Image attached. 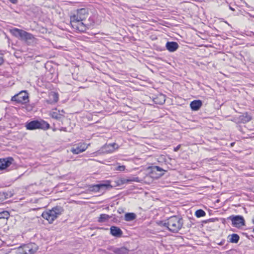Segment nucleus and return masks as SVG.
Instances as JSON below:
<instances>
[{
	"label": "nucleus",
	"mask_w": 254,
	"mask_h": 254,
	"mask_svg": "<svg viewBox=\"0 0 254 254\" xmlns=\"http://www.w3.org/2000/svg\"><path fill=\"white\" fill-rule=\"evenodd\" d=\"M161 226L166 227L173 233H178L183 227L184 221L183 218L179 216L174 215L160 222Z\"/></svg>",
	"instance_id": "1"
},
{
	"label": "nucleus",
	"mask_w": 254,
	"mask_h": 254,
	"mask_svg": "<svg viewBox=\"0 0 254 254\" xmlns=\"http://www.w3.org/2000/svg\"><path fill=\"white\" fill-rule=\"evenodd\" d=\"M88 9L85 8L78 9L74 14L70 17V24L72 27L78 31V27L83 24V21L88 16Z\"/></svg>",
	"instance_id": "2"
},
{
	"label": "nucleus",
	"mask_w": 254,
	"mask_h": 254,
	"mask_svg": "<svg viewBox=\"0 0 254 254\" xmlns=\"http://www.w3.org/2000/svg\"><path fill=\"white\" fill-rule=\"evenodd\" d=\"M64 211L63 207L61 206H56L52 208V209L44 211L42 214V216L49 223L52 224Z\"/></svg>",
	"instance_id": "3"
},
{
	"label": "nucleus",
	"mask_w": 254,
	"mask_h": 254,
	"mask_svg": "<svg viewBox=\"0 0 254 254\" xmlns=\"http://www.w3.org/2000/svg\"><path fill=\"white\" fill-rule=\"evenodd\" d=\"M10 32L13 36L24 41L28 45L35 42V38L32 34L22 29L14 28L10 30Z\"/></svg>",
	"instance_id": "4"
},
{
	"label": "nucleus",
	"mask_w": 254,
	"mask_h": 254,
	"mask_svg": "<svg viewBox=\"0 0 254 254\" xmlns=\"http://www.w3.org/2000/svg\"><path fill=\"white\" fill-rule=\"evenodd\" d=\"M25 127L28 130H34L37 129L47 130L50 128V125L43 120H41L40 121L34 120L27 123Z\"/></svg>",
	"instance_id": "5"
},
{
	"label": "nucleus",
	"mask_w": 254,
	"mask_h": 254,
	"mask_svg": "<svg viewBox=\"0 0 254 254\" xmlns=\"http://www.w3.org/2000/svg\"><path fill=\"white\" fill-rule=\"evenodd\" d=\"M11 100L17 103L26 104L29 102L28 93L26 91H22L12 96Z\"/></svg>",
	"instance_id": "6"
},
{
	"label": "nucleus",
	"mask_w": 254,
	"mask_h": 254,
	"mask_svg": "<svg viewBox=\"0 0 254 254\" xmlns=\"http://www.w3.org/2000/svg\"><path fill=\"white\" fill-rule=\"evenodd\" d=\"M96 15H92L90 16L87 21L84 22L83 24H81L78 27V31L81 32H84L87 29H89L94 26L95 23Z\"/></svg>",
	"instance_id": "7"
},
{
	"label": "nucleus",
	"mask_w": 254,
	"mask_h": 254,
	"mask_svg": "<svg viewBox=\"0 0 254 254\" xmlns=\"http://www.w3.org/2000/svg\"><path fill=\"white\" fill-rule=\"evenodd\" d=\"M227 219L231 220L232 225L236 228H240L245 225V220L242 216L231 215L227 218Z\"/></svg>",
	"instance_id": "8"
},
{
	"label": "nucleus",
	"mask_w": 254,
	"mask_h": 254,
	"mask_svg": "<svg viewBox=\"0 0 254 254\" xmlns=\"http://www.w3.org/2000/svg\"><path fill=\"white\" fill-rule=\"evenodd\" d=\"M37 245L34 243H30L23 248L24 254H34L37 250Z\"/></svg>",
	"instance_id": "9"
},
{
	"label": "nucleus",
	"mask_w": 254,
	"mask_h": 254,
	"mask_svg": "<svg viewBox=\"0 0 254 254\" xmlns=\"http://www.w3.org/2000/svg\"><path fill=\"white\" fill-rule=\"evenodd\" d=\"M13 160V158L11 157L0 159V170L5 169L9 167Z\"/></svg>",
	"instance_id": "10"
},
{
	"label": "nucleus",
	"mask_w": 254,
	"mask_h": 254,
	"mask_svg": "<svg viewBox=\"0 0 254 254\" xmlns=\"http://www.w3.org/2000/svg\"><path fill=\"white\" fill-rule=\"evenodd\" d=\"M252 120V117L248 113H245L243 115L239 116L238 118H235V121L237 123L245 124Z\"/></svg>",
	"instance_id": "11"
},
{
	"label": "nucleus",
	"mask_w": 254,
	"mask_h": 254,
	"mask_svg": "<svg viewBox=\"0 0 254 254\" xmlns=\"http://www.w3.org/2000/svg\"><path fill=\"white\" fill-rule=\"evenodd\" d=\"M64 110H57L56 109L51 111V116L56 120H61L64 118Z\"/></svg>",
	"instance_id": "12"
},
{
	"label": "nucleus",
	"mask_w": 254,
	"mask_h": 254,
	"mask_svg": "<svg viewBox=\"0 0 254 254\" xmlns=\"http://www.w3.org/2000/svg\"><path fill=\"white\" fill-rule=\"evenodd\" d=\"M87 147L88 145L86 144L82 143L72 148L71 151L74 154H78L84 151Z\"/></svg>",
	"instance_id": "13"
},
{
	"label": "nucleus",
	"mask_w": 254,
	"mask_h": 254,
	"mask_svg": "<svg viewBox=\"0 0 254 254\" xmlns=\"http://www.w3.org/2000/svg\"><path fill=\"white\" fill-rule=\"evenodd\" d=\"M108 249L112 251L115 254H127L128 253V250L125 247L117 248L111 247Z\"/></svg>",
	"instance_id": "14"
},
{
	"label": "nucleus",
	"mask_w": 254,
	"mask_h": 254,
	"mask_svg": "<svg viewBox=\"0 0 254 254\" xmlns=\"http://www.w3.org/2000/svg\"><path fill=\"white\" fill-rule=\"evenodd\" d=\"M166 48L169 52H174L178 49L179 45L176 42H167L166 44Z\"/></svg>",
	"instance_id": "15"
},
{
	"label": "nucleus",
	"mask_w": 254,
	"mask_h": 254,
	"mask_svg": "<svg viewBox=\"0 0 254 254\" xmlns=\"http://www.w3.org/2000/svg\"><path fill=\"white\" fill-rule=\"evenodd\" d=\"M107 185L103 184H97L90 186L89 190L91 191L99 192L106 188Z\"/></svg>",
	"instance_id": "16"
},
{
	"label": "nucleus",
	"mask_w": 254,
	"mask_h": 254,
	"mask_svg": "<svg viewBox=\"0 0 254 254\" xmlns=\"http://www.w3.org/2000/svg\"><path fill=\"white\" fill-rule=\"evenodd\" d=\"M110 233L112 235L116 237H121L123 234V232L121 229L116 226L111 227Z\"/></svg>",
	"instance_id": "17"
},
{
	"label": "nucleus",
	"mask_w": 254,
	"mask_h": 254,
	"mask_svg": "<svg viewBox=\"0 0 254 254\" xmlns=\"http://www.w3.org/2000/svg\"><path fill=\"white\" fill-rule=\"evenodd\" d=\"M202 105L201 100H197L191 102L190 107L192 111H198Z\"/></svg>",
	"instance_id": "18"
},
{
	"label": "nucleus",
	"mask_w": 254,
	"mask_h": 254,
	"mask_svg": "<svg viewBox=\"0 0 254 254\" xmlns=\"http://www.w3.org/2000/svg\"><path fill=\"white\" fill-rule=\"evenodd\" d=\"M59 100L58 94L55 92L52 93L50 95L49 100L46 101L47 103L50 104L56 103Z\"/></svg>",
	"instance_id": "19"
},
{
	"label": "nucleus",
	"mask_w": 254,
	"mask_h": 254,
	"mask_svg": "<svg viewBox=\"0 0 254 254\" xmlns=\"http://www.w3.org/2000/svg\"><path fill=\"white\" fill-rule=\"evenodd\" d=\"M117 145L115 143L106 144L103 148V150L106 153L113 152L115 149V146Z\"/></svg>",
	"instance_id": "20"
},
{
	"label": "nucleus",
	"mask_w": 254,
	"mask_h": 254,
	"mask_svg": "<svg viewBox=\"0 0 254 254\" xmlns=\"http://www.w3.org/2000/svg\"><path fill=\"white\" fill-rule=\"evenodd\" d=\"M165 96L162 94H159L153 99V101L155 104L160 105L164 104L165 102Z\"/></svg>",
	"instance_id": "21"
},
{
	"label": "nucleus",
	"mask_w": 254,
	"mask_h": 254,
	"mask_svg": "<svg viewBox=\"0 0 254 254\" xmlns=\"http://www.w3.org/2000/svg\"><path fill=\"white\" fill-rule=\"evenodd\" d=\"M136 215L134 213H126L125 215L124 220L126 221H131L134 220Z\"/></svg>",
	"instance_id": "22"
},
{
	"label": "nucleus",
	"mask_w": 254,
	"mask_h": 254,
	"mask_svg": "<svg viewBox=\"0 0 254 254\" xmlns=\"http://www.w3.org/2000/svg\"><path fill=\"white\" fill-rule=\"evenodd\" d=\"M111 217L106 214H101L98 219L99 223H104L107 222Z\"/></svg>",
	"instance_id": "23"
},
{
	"label": "nucleus",
	"mask_w": 254,
	"mask_h": 254,
	"mask_svg": "<svg viewBox=\"0 0 254 254\" xmlns=\"http://www.w3.org/2000/svg\"><path fill=\"white\" fill-rule=\"evenodd\" d=\"M228 237H230L229 239V242L232 243H237L240 239L239 236L237 234H233L229 235Z\"/></svg>",
	"instance_id": "24"
},
{
	"label": "nucleus",
	"mask_w": 254,
	"mask_h": 254,
	"mask_svg": "<svg viewBox=\"0 0 254 254\" xmlns=\"http://www.w3.org/2000/svg\"><path fill=\"white\" fill-rule=\"evenodd\" d=\"M132 182H139V178L138 177H133L132 179H123L121 180L122 184L128 183Z\"/></svg>",
	"instance_id": "25"
},
{
	"label": "nucleus",
	"mask_w": 254,
	"mask_h": 254,
	"mask_svg": "<svg viewBox=\"0 0 254 254\" xmlns=\"http://www.w3.org/2000/svg\"><path fill=\"white\" fill-rule=\"evenodd\" d=\"M9 217V213L7 211H3L0 212V219H7Z\"/></svg>",
	"instance_id": "26"
},
{
	"label": "nucleus",
	"mask_w": 254,
	"mask_h": 254,
	"mask_svg": "<svg viewBox=\"0 0 254 254\" xmlns=\"http://www.w3.org/2000/svg\"><path fill=\"white\" fill-rule=\"evenodd\" d=\"M195 215L197 217L199 218L204 216L206 213L202 209H198L195 211Z\"/></svg>",
	"instance_id": "27"
},
{
	"label": "nucleus",
	"mask_w": 254,
	"mask_h": 254,
	"mask_svg": "<svg viewBox=\"0 0 254 254\" xmlns=\"http://www.w3.org/2000/svg\"><path fill=\"white\" fill-rule=\"evenodd\" d=\"M4 63L3 54L0 50V65H2Z\"/></svg>",
	"instance_id": "28"
},
{
	"label": "nucleus",
	"mask_w": 254,
	"mask_h": 254,
	"mask_svg": "<svg viewBox=\"0 0 254 254\" xmlns=\"http://www.w3.org/2000/svg\"><path fill=\"white\" fill-rule=\"evenodd\" d=\"M159 171V172L164 171V170L162 168H161V167L157 166H154L153 168V171Z\"/></svg>",
	"instance_id": "29"
},
{
	"label": "nucleus",
	"mask_w": 254,
	"mask_h": 254,
	"mask_svg": "<svg viewBox=\"0 0 254 254\" xmlns=\"http://www.w3.org/2000/svg\"><path fill=\"white\" fill-rule=\"evenodd\" d=\"M125 166L124 165H122V166H118L116 168V170L117 171H123L125 170Z\"/></svg>",
	"instance_id": "30"
},
{
	"label": "nucleus",
	"mask_w": 254,
	"mask_h": 254,
	"mask_svg": "<svg viewBox=\"0 0 254 254\" xmlns=\"http://www.w3.org/2000/svg\"><path fill=\"white\" fill-rule=\"evenodd\" d=\"M7 194L5 192H0V199L3 198H7Z\"/></svg>",
	"instance_id": "31"
},
{
	"label": "nucleus",
	"mask_w": 254,
	"mask_h": 254,
	"mask_svg": "<svg viewBox=\"0 0 254 254\" xmlns=\"http://www.w3.org/2000/svg\"><path fill=\"white\" fill-rule=\"evenodd\" d=\"M181 146V144L178 145L177 146H176V147H175L174 148V151L175 152L178 151L180 149Z\"/></svg>",
	"instance_id": "32"
},
{
	"label": "nucleus",
	"mask_w": 254,
	"mask_h": 254,
	"mask_svg": "<svg viewBox=\"0 0 254 254\" xmlns=\"http://www.w3.org/2000/svg\"><path fill=\"white\" fill-rule=\"evenodd\" d=\"M10 2L13 4H16L17 2V0H9Z\"/></svg>",
	"instance_id": "33"
},
{
	"label": "nucleus",
	"mask_w": 254,
	"mask_h": 254,
	"mask_svg": "<svg viewBox=\"0 0 254 254\" xmlns=\"http://www.w3.org/2000/svg\"><path fill=\"white\" fill-rule=\"evenodd\" d=\"M61 130H65V128L62 127L61 129H60Z\"/></svg>",
	"instance_id": "34"
},
{
	"label": "nucleus",
	"mask_w": 254,
	"mask_h": 254,
	"mask_svg": "<svg viewBox=\"0 0 254 254\" xmlns=\"http://www.w3.org/2000/svg\"><path fill=\"white\" fill-rule=\"evenodd\" d=\"M223 244H224V242H220V243L219 244V245H222Z\"/></svg>",
	"instance_id": "35"
},
{
	"label": "nucleus",
	"mask_w": 254,
	"mask_h": 254,
	"mask_svg": "<svg viewBox=\"0 0 254 254\" xmlns=\"http://www.w3.org/2000/svg\"><path fill=\"white\" fill-rule=\"evenodd\" d=\"M163 174H164V173H161V174H160L159 175H160V176H162Z\"/></svg>",
	"instance_id": "36"
},
{
	"label": "nucleus",
	"mask_w": 254,
	"mask_h": 254,
	"mask_svg": "<svg viewBox=\"0 0 254 254\" xmlns=\"http://www.w3.org/2000/svg\"><path fill=\"white\" fill-rule=\"evenodd\" d=\"M253 222L254 223V218L253 219Z\"/></svg>",
	"instance_id": "37"
},
{
	"label": "nucleus",
	"mask_w": 254,
	"mask_h": 254,
	"mask_svg": "<svg viewBox=\"0 0 254 254\" xmlns=\"http://www.w3.org/2000/svg\"><path fill=\"white\" fill-rule=\"evenodd\" d=\"M230 9H231V10H234V9H233V8H232V7H230Z\"/></svg>",
	"instance_id": "38"
},
{
	"label": "nucleus",
	"mask_w": 254,
	"mask_h": 254,
	"mask_svg": "<svg viewBox=\"0 0 254 254\" xmlns=\"http://www.w3.org/2000/svg\"><path fill=\"white\" fill-rule=\"evenodd\" d=\"M253 231L254 232V229H253Z\"/></svg>",
	"instance_id": "39"
}]
</instances>
